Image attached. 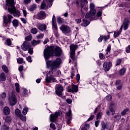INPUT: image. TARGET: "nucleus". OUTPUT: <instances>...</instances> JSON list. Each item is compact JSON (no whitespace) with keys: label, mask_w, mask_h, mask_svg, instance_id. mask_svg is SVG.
Instances as JSON below:
<instances>
[{"label":"nucleus","mask_w":130,"mask_h":130,"mask_svg":"<svg viewBox=\"0 0 130 130\" xmlns=\"http://www.w3.org/2000/svg\"><path fill=\"white\" fill-rule=\"evenodd\" d=\"M61 61V59L60 58H57L54 61L48 60L46 61L47 69L51 70V71H49L50 75H52L53 72H56V70L59 68Z\"/></svg>","instance_id":"obj_1"},{"label":"nucleus","mask_w":130,"mask_h":130,"mask_svg":"<svg viewBox=\"0 0 130 130\" xmlns=\"http://www.w3.org/2000/svg\"><path fill=\"white\" fill-rule=\"evenodd\" d=\"M6 6L8 7V12L10 14H13L14 17L19 18L21 16L20 11L16 9L15 7V0H6Z\"/></svg>","instance_id":"obj_2"},{"label":"nucleus","mask_w":130,"mask_h":130,"mask_svg":"<svg viewBox=\"0 0 130 130\" xmlns=\"http://www.w3.org/2000/svg\"><path fill=\"white\" fill-rule=\"evenodd\" d=\"M54 53V47H50L46 49L44 51V56L46 60H48L50 56H52Z\"/></svg>","instance_id":"obj_3"},{"label":"nucleus","mask_w":130,"mask_h":130,"mask_svg":"<svg viewBox=\"0 0 130 130\" xmlns=\"http://www.w3.org/2000/svg\"><path fill=\"white\" fill-rule=\"evenodd\" d=\"M46 18V13L44 11H41L39 12L36 15H34L32 19H38V20H44Z\"/></svg>","instance_id":"obj_4"},{"label":"nucleus","mask_w":130,"mask_h":130,"mask_svg":"<svg viewBox=\"0 0 130 130\" xmlns=\"http://www.w3.org/2000/svg\"><path fill=\"white\" fill-rule=\"evenodd\" d=\"M59 29L61 31L62 34H64V35H68V34H70L71 32H72L71 27L66 24L61 25L60 26Z\"/></svg>","instance_id":"obj_5"},{"label":"nucleus","mask_w":130,"mask_h":130,"mask_svg":"<svg viewBox=\"0 0 130 130\" xmlns=\"http://www.w3.org/2000/svg\"><path fill=\"white\" fill-rule=\"evenodd\" d=\"M55 93L57 96L59 97H61L62 96V92H63V87L61 84H56L55 87Z\"/></svg>","instance_id":"obj_6"},{"label":"nucleus","mask_w":130,"mask_h":130,"mask_svg":"<svg viewBox=\"0 0 130 130\" xmlns=\"http://www.w3.org/2000/svg\"><path fill=\"white\" fill-rule=\"evenodd\" d=\"M8 100L11 106H14V105H16V104L17 103V98H16V95H15V94L12 93L10 94Z\"/></svg>","instance_id":"obj_7"},{"label":"nucleus","mask_w":130,"mask_h":130,"mask_svg":"<svg viewBox=\"0 0 130 130\" xmlns=\"http://www.w3.org/2000/svg\"><path fill=\"white\" fill-rule=\"evenodd\" d=\"M60 115V111H58V112H55V114H52L50 116V122H55L56 121V119L58 116Z\"/></svg>","instance_id":"obj_8"},{"label":"nucleus","mask_w":130,"mask_h":130,"mask_svg":"<svg viewBox=\"0 0 130 130\" xmlns=\"http://www.w3.org/2000/svg\"><path fill=\"white\" fill-rule=\"evenodd\" d=\"M12 18L13 16L10 14L8 15V17L6 16L3 17L4 24H5L6 26H8L9 23H12V20L11 19H12Z\"/></svg>","instance_id":"obj_9"},{"label":"nucleus","mask_w":130,"mask_h":130,"mask_svg":"<svg viewBox=\"0 0 130 130\" xmlns=\"http://www.w3.org/2000/svg\"><path fill=\"white\" fill-rule=\"evenodd\" d=\"M72 110H69V112L66 113L67 122L70 124L72 122Z\"/></svg>","instance_id":"obj_10"},{"label":"nucleus","mask_w":130,"mask_h":130,"mask_svg":"<svg viewBox=\"0 0 130 130\" xmlns=\"http://www.w3.org/2000/svg\"><path fill=\"white\" fill-rule=\"evenodd\" d=\"M30 47V43L28 41H24L21 45V48L24 51H27Z\"/></svg>","instance_id":"obj_11"},{"label":"nucleus","mask_w":130,"mask_h":130,"mask_svg":"<svg viewBox=\"0 0 130 130\" xmlns=\"http://www.w3.org/2000/svg\"><path fill=\"white\" fill-rule=\"evenodd\" d=\"M112 67V63L111 62H105L103 64V68L105 69V72H108L110 70V68Z\"/></svg>","instance_id":"obj_12"},{"label":"nucleus","mask_w":130,"mask_h":130,"mask_svg":"<svg viewBox=\"0 0 130 130\" xmlns=\"http://www.w3.org/2000/svg\"><path fill=\"white\" fill-rule=\"evenodd\" d=\"M37 27L39 30L42 31H45L47 28L46 25L43 23H38L37 24Z\"/></svg>","instance_id":"obj_13"},{"label":"nucleus","mask_w":130,"mask_h":130,"mask_svg":"<svg viewBox=\"0 0 130 130\" xmlns=\"http://www.w3.org/2000/svg\"><path fill=\"white\" fill-rule=\"evenodd\" d=\"M129 23V20H128V19L125 18L123 22V25H122L123 27V29L124 31H125L126 30H127V29L128 28Z\"/></svg>","instance_id":"obj_14"},{"label":"nucleus","mask_w":130,"mask_h":130,"mask_svg":"<svg viewBox=\"0 0 130 130\" xmlns=\"http://www.w3.org/2000/svg\"><path fill=\"white\" fill-rule=\"evenodd\" d=\"M62 53V50L60 49L59 47H56L55 49L54 54L55 56H60Z\"/></svg>","instance_id":"obj_15"},{"label":"nucleus","mask_w":130,"mask_h":130,"mask_svg":"<svg viewBox=\"0 0 130 130\" xmlns=\"http://www.w3.org/2000/svg\"><path fill=\"white\" fill-rule=\"evenodd\" d=\"M68 92H69V93H74V92L77 93V92H78V86L73 85L72 86V88H69L68 89Z\"/></svg>","instance_id":"obj_16"},{"label":"nucleus","mask_w":130,"mask_h":130,"mask_svg":"<svg viewBox=\"0 0 130 130\" xmlns=\"http://www.w3.org/2000/svg\"><path fill=\"white\" fill-rule=\"evenodd\" d=\"M56 79L53 78L52 76H48V75L46 76V81L47 83H50V82H56Z\"/></svg>","instance_id":"obj_17"},{"label":"nucleus","mask_w":130,"mask_h":130,"mask_svg":"<svg viewBox=\"0 0 130 130\" xmlns=\"http://www.w3.org/2000/svg\"><path fill=\"white\" fill-rule=\"evenodd\" d=\"M90 12H92V16L96 15V10H95V5L93 3H90Z\"/></svg>","instance_id":"obj_18"},{"label":"nucleus","mask_w":130,"mask_h":130,"mask_svg":"<svg viewBox=\"0 0 130 130\" xmlns=\"http://www.w3.org/2000/svg\"><path fill=\"white\" fill-rule=\"evenodd\" d=\"M70 49L71 52L74 53V52H75L76 50L78 49V45L72 44L70 46Z\"/></svg>","instance_id":"obj_19"},{"label":"nucleus","mask_w":130,"mask_h":130,"mask_svg":"<svg viewBox=\"0 0 130 130\" xmlns=\"http://www.w3.org/2000/svg\"><path fill=\"white\" fill-rule=\"evenodd\" d=\"M122 28H123V26L121 25L120 28V30L117 31H115L114 34V37L115 38H116V37H118V36H119V35H120V34L121 33V31H122Z\"/></svg>","instance_id":"obj_20"},{"label":"nucleus","mask_w":130,"mask_h":130,"mask_svg":"<svg viewBox=\"0 0 130 130\" xmlns=\"http://www.w3.org/2000/svg\"><path fill=\"white\" fill-rule=\"evenodd\" d=\"M4 113L6 115H9L10 113H11V110H10V108L9 107H5L4 108Z\"/></svg>","instance_id":"obj_21"},{"label":"nucleus","mask_w":130,"mask_h":130,"mask_svg":"<svg viewBox=\"0 0 130 130\" xmlns=\"http://www.w3.org/2000/svg\"><path fill=\"white\" fill-rule=\"evenodd\" d=\"M101 130H105L108 129V125H107L104 121L102 122L101 123Z\"/></svg>","instance_id":"obj_22"},{"label":"nucleus","mask_w":130,"mask_h":130,"mask_svg":"<svg viewBox=\"0 0 130 130\" xmlns=\"http://www.w3.org/2000/svg\"><path fill=\"white\" fill-rule=\"evenodd\" d=\"M36 9H37V5L32 4L28 8V10H29L30 12H33V11H35Z\"/></svg>","instance_id":"obj_23"},{"label":"nucleus","mask_w":130,"mask_h":130,"mask_svg":"<svg viewBox=\"0 0 130 130\" xmlns=\"http://www.w3.org/2000/svg\"><path fill=\"white\" fill-rule=\"evenodd\" d=\"M93 12H91L90 11L89 12H87L86 13V15H85V18H91L92 19V20H93V18L95 15H93Z\"/></svg>","instance_id":"obj_24"},{"label":"nucleus","mask_w":130,"mask_h":130,"mask_svg":"<svg viewBox=\"0 0 130 130\" xmlns=\"http://www.w3.org/2000/svg\"><path fill=\"white\" fill-rule=\"evenodd\" d=\"M83 22L81 24V26H82V27H87V26L90 24V21L86 19H83Z\"/></svg>","instance_id":"obj_25"},{"label":"nucleus","mask_w":130,"mask_h":130,"mask_svg":"<svg viewBox=\"0 0 130 130\" xmlns=\"http://www.w3.org/2000/svg\"><path fill=\"white\" fill-rule=\"evenodd\" d=\"M113 107H114V104H111L109 108L110 111L111 112L112 115H114L115 111H114V109H113Z\"/></svg>","instance_id":"obj_26"},{"label":"nucleus","mask_w":130,"mask_h":130,"mask_svg":"<svg viewBox=\"0 0 130 130\" xmlns=\"http://www.w3.org/2000/svg\"><path fill=\"white\" fill-rule=\"evenodd\" d=\"M41 9L42 10H47L48 9V7L46 6V3H45V1H43L41 4Z\"/></svg>","instance_id":"obj_27"},{"label":"nucleus","mask_w":130,"mask_h":130,"mask_svg":"<svg viewBox=\"0 0 130 130\" xmlns=\"http://www.w3.org/2000/svg\"><path fill=\"white\" fill-rule=\"evenodd\" d=\"M125 72H126V69L123 68L119 70V75H120V76H123V75L125 74Z\"/></svg>","instance_id":"obj_28"},{"label":"nucleus","mask_w":130,"mask_h":130,"mask_svg":"<svg viewBox=\"0 0 130 130\" xmlns=\"http://www.w3.org/2000/svg\"><path fill=\"white\" fill-rule=\"evenodd\" d=\"M12 24L15 28H17L19 26V21L17 19H14L12 21Z\"/></svg>","instance_id":"obj_29"},{"label":"nucleus","mask_w":130,"mask_h":130,"mask_svg":"<svg viewBox=\"0 0 130 130\" xmlns=\"http://www.w3.org/2000/svg\"><path fill=\"white\" fill-rule=\"evenodd\" d=\"M6 74L4 73H2L0 75V82L2 81L3 82H5L6 81Z\"/></svg>","instance_id":"obj_30"},{"label":"nucleus","mask_w":130,"mask_h":130,"mask_svg":"<svg viewBox=\"0 0 130 130\" xmlns=\"http://www.w3.org/2000/svg\"><path fill=\"white\" fill-rule=\"evenodd\" d=\"M41 41L40 40L36 41L35 40H33L32 41H31V43L32 46H36V45H38V44H39Z\"/></svg>","instance_id":"obj_31"},{"label":"nucleus","mask_w":130,"mask_h":130,"mask_svg":"<svg viewBox=\"0 0 130 130\" xmlns=\"http://www.w3.org/2000/svg\"><path fill=\"white\" fill-rule=\"evenodd\" d=\"M57 21L59 25H61V24L64 22V19L61 18V17H57Z\"/></svg>","instance_id":"obj_32"},{"label":"nucleus","mask_w":130,"mask_h":130,"mask_svg":"<svg viewBox=\"0 0 130 130\" xmlns=\"http://www.w3.org/2000/svg\"><path fill=\"white\" fill-rule=\"evenodd\" d=\"M129 111V109L128 108H126L124 109L121 113V115H125Z\"/></svg>","instance_id":"obj_33"},{"label":"nucleus","mask_w":130,"mask_h":130,"mask_svg":"<svg viewBox=\"0 0 130 130\" xmlns=\"http://www.w3.org/2000/svg\"><path fill=\"white\" fill-rule=\"evenodd\" d=\"M30 32L31 33H32V34H37V33H38V29H37V28L34 27L31 29L30 30Z\"/></svg>","instance_id":"obj_34"},{"label":"nucleus","mask_w":130,"mask_h":130,"mask_svg":"<svg viewBox=\"0 0 130 130\" xmlns=\"http://www.w3.org/2000/svg\"><path fill=\"white\" fill-rule=\"evenodd\" d=\"M52 29L55 31H57V24L56 22H52Z\"/></svg>","instance_id":"obj_35"},{"label":"nucleus","mask_w":130,"mask_h":130,"mask_svg":"<svg viewBox=\"0 0 130 130\" xmlns=\"http://www.w3.org/2000/svg\"><path fill=\"white\" fill-rule=\"evenodd\" d=\"M15 87L16 92H17V93H19V92H20V85L19 84V83H15Z\"/></svg>","instance_id":"obj_36"},{"label":"nucleus","mask_w":130,"mask_h":130,"mask_svg":"<svg viewBox=\"0 0 130 130\" xmlns=\"http://www.w3.org/2000/svg\"><path fill=\"white\" fill-rule=\"evenodd\" d=\"M2 70H3L4 72H5V73L9 72V69H8V67L6 66V65H3L2 66Z\"/></svg>","instance_id":"obj_37"},{"label":"nucleus","mask_w":130,"mask_h":130,"mask_svg":"<svg viewBox=\"0 0 130 130\" xmlns=\"http://www.w3.org/2000/svg\"><path fill=\"white\" fill-rule=\"evenodd\" d=\"M75 52H74V53H73V52H71V53H70V57L73 60H75L76 59V57L75 56Z\"/></svg>","instance_id":"obj_38"},{"label":"nucleus","mask_w":130,"mask_h":130,"mask_svg":"<svg viewBox=\"0 0 130 130\" xmlns=\"http://www.w3.org/2000/svg\"><path fill=\"white\" fill-rule=\"evenodd\" d=\"M15 114L17 116H18V117L22 115L21 114V111H20L19 109H17L15 110Z\"/></svg>","instance_id":"obj_39"},{"label":"nucleus","mask_w":130,"mask_h":130,"mask_svg":"<svg viewBox=\"0 0 130 130\" xmlns=\"http://www.w3.org/2000/svg\"><path fill=\"white\" fill-rule=\"evenodd\" d=\"M19 117L23 121H26V116H24L22 114H21V115L19 116Z\"/></svg>","instance_id":"obj_40"},{"label":"nucleus","mask_w":130,"mask_h":130,"mask_svg":"<svg viewBox=\"0 0 130 130\" xmlns=\"http://www.w3.org/2000/svg\"><path fill=\"white\" fill-rule=\"evenodd\" d=\"M17 61L18 63H19L21 64V63H23V62L24 61V59L23 58H19L17 59Z\"/></svg>","instance_id":"obj_41"},{"label":"nucleus","mask_w":130,"mask_h":130,"mask_svg":"<svg viewBox=\"0 0 130 130\" xmlns=\"http://www.w3.org/2000/svg\"><path fill=\"white\" fill-rule=\"evenodd\" d=\"M122 61V59H117L116 62V66H119L121 63V62Z\"/></svg>","instance_id":"obj_42"},{"label":"nucleus","mask_w":130,"mask_h":130,"mask_svg":"<svg viewBox=\"0 0 130 130\" xmlns=\"http://www.w3.org/2000/svg\"><path fill=\"white\" fill-rule=\"evenodd\" d=\"M102 117V113H101V112L99 113L97 115H96V119L97 120H98V119H101V117Z\"/></svg>","instance_id":"obj_43"},{"label":"nucleus","mask_w":130,"mask_h":130,"mask_svg":"<svg viewBox=\"0 0 130 130\" xmlns=\"http://www.w3.org/2000/svg\"><path fill=\"white\" fill-rule=\"evenodd\" d=\"M27 112H28V108H23L22 110L23 114H24V115H26V114H27Z\"/></svg>","instance_id":"obj_44"},{"label":"nucleus","mask_w":130,"mask_h":130,"mask_svg":"<svg viewBox=\"0 0 130 130\" xmlns=\"http://www.w3.org/2000/svg\"><path fill=\"white\" fill-rule=\"evenodd\" d=\"M44 37V35L43 34H40L39 35L37 36V38L38 39H42Z\"/></svg>","instance_id":"obj_45"},{"label":"nucleus","mask_w":130,"mask_h":130,"mask_svg":"<svg viewBox=\"0 0 130 130\" xmlns=\"http://www.w3.org/2000/svg\"><path fill=\"white\" fill-rule=\"evenodd\" d=\"M32 40V36L31 35H29V36H27L26 38H25V40L26 41H30Z\"/></svg>","instance_id":"obj_46"},{"label":"nucleus","mask_w":130,"mask_h":130,"mask_svg":"<svg viewBox=\"0 0 130 130\" xmlns=\"http://www.w3.org/2000/svg\"><path fill=\"white\" fill-rule=\"evenodd\" d=\"M20 19L21 22H22L23 24H27V18H20Z\"/></svg>","instance_id":"obj_47"},{"label":"nucleus","mask_w":130,"mask_h":130,"mask_svg":"<svg viewBox=\"0 0 130 130\" xmlns=\"http://www.w3.org/2000/svg\"><path fill=\"white\" fill-rule=\"evenodd\" d=\"M115 120H119L120 119V117H119V114H117L114 116Z\"/></svg>","instance_id":"obj_48"},{"label":"nucleus","mask_w":130,"mask_h":130,"mask_svg":"<svg viewBox=\"0 0 130 130\" xmlns=\"http://www.w3.org/2000/svg\"><path fill=\"white\" fill-rule=\"evenodd\" d=\"M53 1L54 0H46V2H47V3H50V5L48 6V7H49V8L51 7V6H52V4H51V3H53Z\"/></svg>","instance_id":"obj_49"},{"label":"nucleus","mask_w":130,"mask_h":130,"mask_svg":"<svg viewBox=\"0 0 130 130\" xmlns=\"http://www.w3.org/2000/svg\"><path fill=\"white\" fill-rule=\"evenodd\" d=\"M2 130H8L9 128H8V126L7 125H3L1 127Z\"/></svg>","instance_id":"obj_50"},{"label":"nucleus","mask_w":130,"mask_h":130,"mask_svg":"<svg viewBox=\"0 0 130 130\" xmlns=\"http://www.w3.org/2000/svg\"><path fill=\"white\" fill-rule=\"evenodd\" d=\"M28 53L33 54V48H31V46L28 48Z\"/></svg>","instance_id":"obj_51"},{"label":"nucleus","mask_w":130,"mask_h":130,"mask_svg":"<svg viewBox=\"0 0 130 130\" xmlns=\"http://www.w3.org/2000/svg\"><path fill=\"white\" fill-rule=\"evenodd\" d=\"M12 121V118H11V117L8 116L6 117V121H7V122H10V121Z\"/></svg>","instance_id":"obj_52"},{"label":"nucleus","mask_w":130,"mask_h":130,"mask_svg":"<svg viewBox=\"0 0 130 130\" xmlns=\"http://www.w3.org/2000/svg\"><path fill=\"white\" fill-rule=\"evenodd\" d=\"M103 37V39L104 40L105 42H106L107 41L108 39H109V36H104Z\"/></svg>","instance_id":"obj_53"},{"label":"nucleus","mask_w":130,"mask_h":130,"mask_svg":"<svg viewBox=\"0 0 130 130\" xmlns=\"http://www.w3.org/2000/svg\"><path fill=\"white\" fill-rule=\"evenodd\" d=\"M126 53H130V45H129L127 47H126Z\"/></svg>","instance_id":"obj_54"},{"label":"nucleus","mask_w":130,"mask_h":130,"mask_svg":"<svg viewBox=\"0 0 130 130\" xmlns=\"http://www.w3.org/2000/svg\"><path fill=\"white\" fill-rule=\"evenodd\" d=\"M7 45L10 46V45H11V44H12V41H11V39H8L7 40Z\"/></svg>","instance_id":"obj_55"},{"label":"nucleus","mask_w":130,"mask_h":130,"mask_svg":"<svg viewBox=\"0 0 130 130\" xmlns=\"http://www.w3.org/2000/svg\"><path fill=\"white\" fill-rule=\"evenodd\" d=\"M23 3L25 5H28L31 3V0H24Z\"/></svg>","instance_id":"obj_56"},{"label":"nucleus","mask_w":130,"mask_h":130,"mask_svg":"<svg viewBox=\"0 0 130 130\" xmlns=\"http://www.w3.org/2000/svg\"><path fill=\"white\" fill-rule=\"evenodd\" d=\"M50 127H51L53 129H56V128L55 127V125L53 123H51L50 124Z\"/></svg>","instance_id":"obj_57"},{"label":"nucleus","mask_w":130,"mask_h":130,"mask_svg":"<svg viewBox=\"0 0 130 130\" xmlns=\"http://www.w3.org/2000/svg\"><path fill=\"white\" fill-rule=\"evenodd\" d=\"M1 97L3 99H5V98H6L7 97V94H6L5 92H3L2 94H1Z\"/></svg>","instance_id":"obj_58"},{"label":"nucleus","mask_w":130,"mask_h":130,"mask_svg":"<svg viewBox=\"0 0 130 130\" xmlns=\"http://www.w3.org/2000/svg\"><path fill=\"white\" fill-rule=\"evenodd\" d=\"M111 48V46L110 45L108 46L107 49V54H108V52L110 51V49Z\"/></svg>","instance_id":"obj_59"},{"label":"nucleus","mask_w":130,"mask_h":130,"mask_svg":"<svg viewBox=\"0 0 130 130\" xmlns=\"http://www.w3.org/2000/svg\"><path fill=\"white\" fill-rule=\"evenodd\" d=\"M95 117L94 115H91V116L87 119V121H90V120H93V119Z\"/></svg>","instance_id":"obj_60"},{"label":"nucleus","mask_w":130,"mask_h":130,"mask_svg":"<svg viewBox=\"0 0 130 130\" xmlns=\"http://www.w3.org/2000/svg\"><path fill=\"white\" fill-rule=\"evenodd\" d=\"M26 60L28 62H32V60L31 59V56H28L26 57Z\"/></svg>","instance_id":"obj_61"},{"label":"nucleus","mask_w":130,"mask_h":130,"mask_svg":"<svg viewBox=\"0 0 130 130\" xmlns=\"http://www.w3.org/2000/svg\"><path fill=\"white\" fill-rule=\"evenodd\" d=\"M66 102H67V103H69V104H71V103H72V102H73V101H72V100H71L70 99H67L66 100Z\"/></svg>","instance_id":"obj_62"},{"label":"nucleus","mask_w":130,"mask_h":130,"mask_svg":"<svg viewBox=\"0 0 130 130\" xmlns=\"http://www.w3.org/2000/svg\"><path fill=\"white\" fill-rule=\"evenodd\" d=\"M99 122H100V120L95 121V125L96 127H98V125H99Z\"/></svg>","instance_id":"obj_63"},{"label":"nucleus","mask_w":130,"mask_h":130,"mask_svg":"<svg viewBox=\"0 0 130 130\" xmlns=\"http://www.w3.org/2000/svg\"><path fill=\"white\" fill-rule=\"evenodd\" d=\"M76 80L77 82H79L80 81V74H77Z\"/></svg>","instance_id":"obj_64"}]
</instances>
